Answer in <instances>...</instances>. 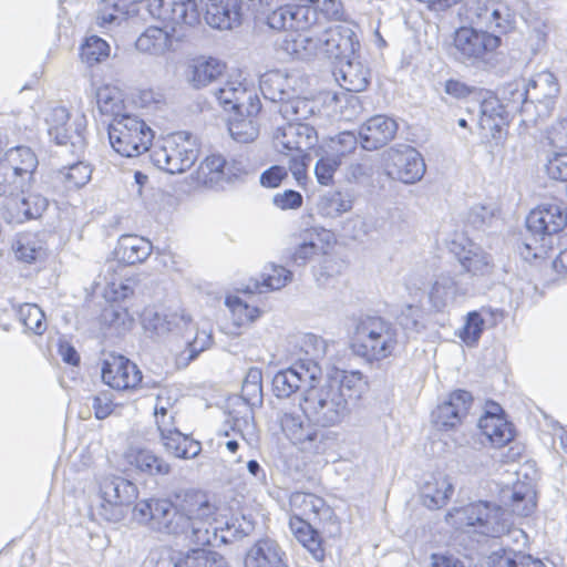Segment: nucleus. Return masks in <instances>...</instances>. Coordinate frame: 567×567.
Listing matches in <instances>:
<instances>
[{
	"label": "nucleus",
	"instance_id": "1",
	"mask_svg": "<svg viewBox=\"0 0 567 567\" xmlns=\"http://www.w3.org/2000/svg\"><path fill=\"white\" fill-rule=\"evenodd\" d=\"M154 532L186 536L190 543L198 546H220L233 538L248 535V530L235 523H226L225 527L217 525V506L200 491H186L176 495V501L164 498L155 508Z\"/></svg>",
	"mask_w": 567,
	"mask_h": 567
},
{
	"label": "nucleus",
	"instance_id": "2",
	"mask_svg": "<svg viewBox=\"0 0 567 567\" xmlns=\"http://www.w3.org/2000/svg\"><path fill=\"white\" fill-rule=\"evenodd\" d=\"M363 386L359 371L336 370L319 385L303 391L301 411L322 427L334 426L349 413V401L358 399Z\"/></svg>",
	"mask_w": 567,
	"mask_h": 567
},
{
	"label": "nucleus",
	"instance_id": "3",
	"mask_svg": "<svg viewBox=\"0 0 567 567\" xmlns=\"http://www.w3.org/2000/svg\"><path fill=\"white\" fill-rule=\"evenodd\" d=\"M214 96L226 111H234L228 131L238 143H250L259 134L255 117L261 110V103L252 85L237 80L227 81L214 91Z\"/></svg>",
	"mask_w": 567,
	"mask_h": 567
},
{
	"label": "nucleus",
	"instance_id": "4",
	"mask_svg": "<svg viewBox=\"0 0 567 567\" xmlns=\"http://www.w3.org/2000/svg\"><path fill=\"white\" fill-rule=\"evenodd\" d=\"M567 225V208L545 203L534 208L526 218L529 236L524 241L525 258H544L554 247L555 236Z\"/></svg>",
	"mask_w": 567,
	"mask_h": 567
},
{
	"label": "nucleus",
	"instance_id": "5",
	"mask_svg": "<svg viewBox=\"0 0 567 567\" xmlns=\"http://www.w3.org/2000/svg\"><path fill=\"white\" fill-rule=\"evenodd\" d=\"M396 344L395 326L381 317L368 316L358 321L351 349L354 355L372 363L390 357Z\"/></svg>",
	"mask_w": 567,
	"mask_h": 567
},
{
	"label": "nucleus",
	"instance_id": "6",
	"mask_svg": "<svg viewBox=\"0 0 567 567\" xmlns=\"http://www.w3.org/2000/svg\"><path fill=\"white\" fill-rule=\"evenodd\" d=\"M199 155L196 140L187 132H176L154 146L150 158L154 166L168 174H182L189 169Z\"/></svg>",
	"mask_w": 567,
	"mask_h": 567
},
{
	"label": "nucleus",
	"instance_id": "7",
	"mask_svg": "<svg viewBox=\"0 0 567 567\" xmlns=\"http://www.w3.org/2000/svg\"><path fill=\"white\" fill-rule=\"evenodd\" d=\"M110 144L122 156L134 157L150 150L154 138L152 128L138 116H116L107 128Z\"/></svg>",
	"mask_w": 567,
	"mask_h": 567
},
{
	"label": "nucleus",
	"instance_id": "8",
	"mask_svg": "<svg viewBox=\"0 0 567 567\" xmlns=\"http://www.w3.org/2000/svg\"><path fill=\"white\" fill-rule=\"evenodd\" d=\"M306 414L297 412H284L279 416V423L285 435L301 451L312 454H323L334 443L332 432L313 425Z\"/></svg>",
	"mask_w": 567,
	"mask_h": 567
},
{
	"label": "nucleus",
	"instance_id": "9",
	"mask_svg": "<svg viewBox=\"0 0 567 567\" xmlns=\"http://www.w3.org/2000/svg\"><path fill=\"white\" fill-rule=\"evenodd\" d=\"M138 496L136 485L121 476L109 475L99 482V504L94 514L106 522H120L124 506L131 505Z\"/></svg>",
	"mask_w": 567,
	"mask_h": 567
},
{
	"label": "nucleus",
	"instance_id": "10",
	"mask_svg": "<svg viewBox=\"0 0 567 567\" xmlns=\"http://www.w3.org/2000/svg\"><path fill=\"white\" fill-rule=\"evenodd\" d=\"M29 188L0 184V195L3 196L1 217L7 223L21 224L39 218L48 208V199L40 194L30 193Z\"/></svg>",
	"mask_w": 567,
	"mask_h": 567
},
{
	"label": "nucleus",
	"instance_id": "11",
	"mask_svg": "<svg viewBox=\"0 0 567 567\" xmlns=\"http://www.w3.org/2000/svg\"><path fill=\"white\" fill-rule=\"evenodd\" d=\"M501 45V38L482 29L461 27L455 31L453 56L465 64L485 61Z\"/></svg>",
	"mask_w": 567,
	"mask_h": 567
},
{
	"label": "nucleus",
	"instance_id": "12",
	"mask_svg": "<svg viewBox=\"0 0 567 567\" xmlns=\"http://www.w3.org/2000/svg\"><path fill=\"white\" fill-rule=\"evenodd\" d=\"M457 514L461 525L474 527L477 533L485 536H499L507 528L505 511L489 502L470 504L457 511Z\"/></svg>",
	"mask_w": 567,
	"mask_h": 567
},
{
	"label": "nucleus",
	"instance_id": "13",
	"mask_svg": "<svg viewBox=\"0 0 567 567\" xmlns=\"http://www.w3.org/2000/svg\"><path fill=\"white\" fill-rule=\"evenodd\" d=\"M249 163L244 157L226 159L221 155L207 156L196 171L197 183L209 187H223L225 182L229 183L249 173Z\"/></svg>",
	"mask_w": 567,
	"mask_h": 567
},
{
	"label": "nucleus",
	"instance_id": "14",
	"mask_svg": "<svg viewBox=\"0 0 567 567\" xmlns=\"http://www.w3.org/2000/svg\"><path fill=\"white\" fill-rule=\"evenodd\" d=\"M39 165L35 153L28 146L8 150L0 162V184L18 188L30 187Z\"/></svg>",
	"mask_w": 567,
	"mask_h": 567
},
{
	"label": "nucleus",
	"instance_id": "15",
	"mask_svg": "<svg viewBox=\"0 0 567 567\" xmlns=\"http://www.w3.org/2000/svg\"><path fill=\"white\" fill-rule=\"evenodd\" d=\"M384 167L389 177L404 184L419 182L426 169L422 155L409 145H400L388 150L384 157Z\"/></svg>",
	"mask_w": 567,
	"mask_h": 567
},
{
	"label": "nucleus",
	"instance_id": "16",
	"mask_svg": "<svg viewBox=\"0 0 567 567\" xmlns=\"http://www.w3.org/2000/svg\"><path fill=\"white\" fill-rule=\"evenodd\" d=\"M321 377V368L313 360H298L291 367L278 371L272 379V391L277 398H289L297 391L312 385Z\"/></svg>",
	"mask_w": 567,
	"mask_h": 567
},
{
	"label": "nucleus",
	"instance_id": "17",
	"mask_svg": "<svg viewBox=\"0 0 567 567\" xmlns=\"http://www.w3.org/2000/svg\"><path fill=\"white\" fill-rule=\"evenodd\" d=\"M320 39V55L339 64L353 58L360 49L355 31L344 24L324 28Z\"/></svg>",
	"mask_w": 567,
	"mask_h": 567
},
{
	"label": "nucleus",
	"instance_id": "18",
	"mask_svg": "<svg viewBox=\"0 0 567 567\" xmlns=\"http://www.w3.org/2000/svg\"><path fill=\"white\" fill-rule=\"evenodd\" d=\"M528 100L533 104L535 123L547 118L554 110L555 100L559 94V84L548 70L536 73L527 84Z\"/></svg>",
	"mask_w": 567,
	"mask_h": 567
},
{
	"label": "nucleus",
	"instance_id": "19",
	"mask_svg": "<svg viewBox=\"0 0 567 567\" xmlns=\"http://www.w3.org/2000/svg\"><path fill=\"white\" fill-rule=\"evenodd\" d=\"M318 135L312 125L306 122H286L277 125L272 143L278 152H308L315 147Z\"/></svg>",
	"mask_w": 567,
	"mask_h": 567
},
{
	"label": "nucleus",
	"instance_id": "20",
	"mask_svg": "<svg viewBox=\"0 0 567 567\" xmlns=\"http://www.w3.org/2000/svg\"><path fill=\"white\" fill-rule=\"evenodd\" d=\"M461 274L441 272L431 284L427 297L432 308L444 311L468 295V286L461 281Z\"/></svg>",
	"mask_w": 567,
	"mask_h": 567
},
{
	"label": "nucleus",
	"instance_id": "21",
	"mask_svg": "<svg viewBox=\"0 0 567 567\" xmlns=\"http://www.w3.org/2000/svg\"><path fill=\"white\" fill-rule=\"evenodd\" d=\"M142 322L145 331L156 337H164L168 333L185 337L186 331L193 330V321L183 310L146 309Z\"/></svg>",
	"mask_w": 567,
	"mask_h": 567
},
{
	"label": "nucleus",
	"instance_id": "22",
	"mask_svg": "<svg viewBox=\"0 0 567 567\" xmlns=\"http://www.w3.org/2000/svg\"><path fill=\"white\" fill-rule=\"evenodd\" d=\"M289 504L295 516L306 517L313 523L327 522L332 527L329 530L330 535L339 533L340 527L334 513L322 497L312 493L293 492L289 497Z\"/></svg>",
	"mask_w": 567,
	"mask_h": 567
},
{
	"label": "nucleus",
	"instance_id": "23",
	"mask_svg": "<svg viewBox=\"0 0 567 567\" xmlns=\"http://www.w3.org/2000/svg\"><path fill=\"white\" fill-rule=\"evenodd\" d=\"M150 12L155 18L176 25L192 27L199 21L197 4L194 0H151Z\"/></svg>",
	"mask_w": 567,
	"mask_h": 567
},
{
	"label": "nucleus",
	"instance_id": "24",
	"mask_svg": "<svg viewBox=\"0 0 567 567\" xmlns=\"http://www.w3.org/2000/svg\"><path fill=\"white\" fill-rule=\"evenodd\" d=\"M102 380L116 390L135 389L142 382V372L124 355L111 354L103 362Z\"/></svg>",
	"mask_w": 567,
	"mask_h": 567
},
{
	"label": "nucleus",
	"instance_id": "25",
	"mask_svg": "<svg viewBox=\"0 0 567 567\" xmlns=\"http://www.w3.org/2000/svg\"><path fill=\"white\" fill-rule=\"evenodd\" d=\"M69 118L70 113L66 107H53L45 117L48 134L58 145L70 144V153L80 155L85 148V138L78 127L72 133L69 132L66 127Z\"/></svg>",
	"mask_w": 567,
	"mask_h": 567
},
{
	"label": "nucleus",
	"instance_id": "26",
	"mask_svg": "<svg viewBox=\"0 0 567 567\" xmlns=\"http://www.w3.org/2000/svg\"><path fill=\"white\" fill-rule=\"evenodd\" d=\"M472 395L464 390L452 392L447 400L440 403L433 410L431 416L433 424L439 430H451L458 425L466 416L472 404Z\"/></svg>",
	"mask_w": 567,
	"mask_h": 567
},
{
	"label": "nucleus",
	"instance_id": "27",
	"mask_svg": "<svg viewBox=\"0 0 567 567\" xmlns=\"http://www.w3.org/2000/svg\"><path fill=\"white\" fill-rule=\"evenodd\" d=\"M398 132L396 122L385 115H375L362 124L359 135L361 145L367 151H374L386 145Z\"/></svg>",
	"mask_w": 567,
	"mask_h": 567
},
{
	"label": "nucleus",
	"instance_id": "28",
	"mask_svg": "<svg viewBox=\"0 0 567 567\" xmlns=\"http://www.w3.org/2000/svg\"><path fill=\"white\" fill-rule=\"evenodd\" d=\"M502 501L513 514L527 517L537 506V494L532 481H517L512 487L502 491Z\"/></svg>",
	"mask_w": 567,
	"mask_h": 567
},
{
	"label": "nucleus",
	"instance_id": "29",
	"mask_svg": "<svg viewBox=\"0 0 567 567\" xmlns=\"http://www.w3.org/2000/svg\"><path fill=\"white\" fill-rule=\"evenodd\" d=\"M320 43L319 35L286 34L277 42V51L284 59L310 61L320 55Z\"/></svg>",
	"mask_w": 567,
	"mask_h": 567
},
{
	"label": "nucleus",
	"instance_id": "30",
	"mask_svg": "<svg viewBox=\"0 0 567 567\" xmlns=\"http://www.w3.org/2000/svg\"><path fill=\"white\" fill-rule=\"evenodd\" d=\"M206 22L216 29L228 30L240 24L243 11L239 0H205Z\"/></svg>",
	"mask_w": 567,
	"mask_h": 567
},
{
	"label": "nucleus",
	"instance_id": "31",
	"mask_svg": "<svg viewBox=\"0 0 567 567\" xmlns=\"http://www.w3.org/2000/svg\"><path fill=\"white\" fill-rule=\"evenodd\" d=\"M285 551L271 538L257 540L246 553L245 567H288Z\"/></svg>",
	"mask_w": 567,
	"mask_h": 567
},
{
	"label": "nucleus",
	"instance_id": "32",
	"mask_svg": "<svg viewBox=\"0 0 567 567\" xmlns=\"http://www.w3.org/2000/svg\"><path fill=\"white\" fill-rule=\"evenodd\" d=\"M422 503L429 509H439L445 506L454 493L452 480L444 474L431 475L420 489Z\"/></svg>",
	"mask_w": 567,
	"mask_h": 567
},
{
	"label": "nucleus",
	"instance_id": "33",
	"mask_svg": "<svg viewBox=\"0 0 567 567\" xmlns=\"http://www.w3.org/2000/svg\"><path fill=\"white\" fill-rule=\"evenodd\" d=\"M357 54L338 64L334 71L337 82L349 92H362L370 83V71L358 59Z\"/></svg>",
	"mask_w": 567,
	"mask_h": 567
},
{
	"label": "nucleus",
	"instance_id": "34",
	"mask_svg": "<svg viewBox=\"0 0 567 567\" xmlns=\"http://www.w3.org/2000/svg\"><path fill=\"white\" fill-rule=\"evenodd\" d=\"M499 100L509 115L519 113L525 116L524 122L535 123L533 104L529 103L525 83L519 81L506 83L499 90Z\"/></svg>",
	"mask_w": 567,
	"mask_h": 567
},
{
	"label": "nucleus",
	"instance_id": "35",
	"mask_svg": "<svg viewBox=\"0 0 567 567\" xmlns=\"http://www.w3.org/2000/svg\"><path fill=\"white\" fill-rule=\"evenodd\" d=\"M92 176V168L84 162H78L52 173V187L59 192H70L85 186Z\"/></svg>",
	"mask_w": 567,
	"mask_h": 567
},
{
	"label": "nucleus",
	"instance_id": "36",
	"mask_svg": "<svg viewBox=\"0 0 567 567\" xmlns=\"http://www.w3.org/2000/svg\"><path fill=\"white\" fill-rule=\"evenodd\" d=\"M152 243L137 235H122L115 248L118 261L125 265H135L145 261L152 254Z\"/></svg>",
	"mask_w": 567,
	"mask_h": 567
},
{
	"label": "nucleus",
	"instance_id": "37",
	"mask_svg": "<svg viewBox=\"0 0 567 567\" xmlns=\"http://www.w3.org/2000/svg\"><path fill=\"white\" fill-rule=\"evenodd\" d=\"M125 458L137 472L151 476H165L171 473V465L148 449H130Z\"/></svg>",
	"mask_w": 567,
	"mask_h": 567
},
{
	"label": "nucleus",
	"instance_id": "38",
	"mask_svg": "<svg viewBox=\"0 0 567 567\" xmlns=\"http://www.w3.org/2000/svg\"><path fill=\"white\" fill-rule=\"evenodd\" d=\"M225 64L215 59H197L188 66L186 79L196 90L207 86L223 75Z\"/></svg>",
	"mask_w": 567,
	"mask_h": 567
},
{
	"label": "nucleus",
	"instance_id": "39",
	"mask_svg": "<svg viewBox=\"0 0 567 567\" xmlns=\"http://www.w3.org/2000/svg\"><path fill=\"white\" fill-rule=\"evenodd\" d=\"M259 89L266 100L280 104L296 93L290 84V78L279 70L262 74Z\"/></svg>",
	"mask_w": 567,
	"mask_h": 567
},
{
	"label": "nucleus",
	"instance_id": "40",
	"mask_svg": "<svg viewBox=\"0 0 567 567\" xmlns=\"http://www.w3.org/2000/svg\"><path fill=\"white\" fill-rule=\"evenodd\" d=\"M244 405L246 406L245 415L239 417L233 415V430L238 431L245 439V432L251 433L254 430V414L252 409L262 405V385L244 384L241 385V395Z\"/></svg>",
	"mask_w": 567,
	"mask_h": 567
},
{
	"label": "nucleus",
	"instance_id": "41",
	"mask_svg": "<svg viewBox=\"0 0 567 567\" xmlns=\"http://www.w3.org/2000/svg\"><path fill=\"white\" fill-rule=\"evenodd\" d=\"M135 47L141 52L162 55L173 48V35L159 27H150L137 38Z\"/></svg>",
	"mask_w": 567,
	"mask_h": 567
},
{
	"label": "nucleus",
	"instance_id": "42",
	"mask_svg": "<svg viewBox=\"0 0 567 567\" xmlns=\"http://www.w3.org/2000/svg\"><path fill=\"white\" fill-rule=\"evenodd\" d=\"M292 280V272L282 266L269 265L262 272V281L251 280L247 287L248 293H262L268 290H279Z\"/></svg>",
	"mask_w": 567,
	"mask_h": 567
},
{
	"label": "nucleus",
	"instance_id": "43",
	"mask_svg": "<svg viewBox=\"0 0 567 567\" xmlns=\"http://www.w3.org/2000/svg\"><path fill=\"white\" fill-rule=\"evenodd\" d=\"M161 442L166 453L177 458H195L202 452L200 442L183 434L179 430L164 436Z\"/></svg>",
	"mask_w": 567,
	"mask_h": 567
},
{
	"label": "nucleus",
	"instance_id": "44",
	"mask_svg": "<svg viewBox=\"0 0 567 567\" xmlns=\"http://www.w3.org/2000/svg\"><path fill=\"white\" fill-rule=\"evenodd\" d=\"M489 567H547L543 560L511 548H498L487 557Z\"/></svg>",
	"mask_w": 567,
	"mask_h": 567
},
{
	"label": "nucleus",
	"instance_id": "45",
	"mask_svg": "<svg viewBox=\"0 0 567 567\" xmlns=\"http://www.w3.org/2000/svg\"><path fill=\"white\" fill-rule=\"evenodd\" d=\"M482 433L495 445L503 446L513 440L511 425L496 413L487 411L478 420Z\"/></svg>",
	"mask_w": 567,
	"mask_h": 567
},
{
	"label": "nucleus",
	"instance_id": "46",
	"mask_svg": "<svg viewBox=\"0 0 567 567\" xmlns=\"http://www.w3.org/2000/svg\"><path fill=\"white\" fill-rule=\"evenodd\" d=\"M12 250L18 260L31 264L45 256L43 241L37 234H18L12 241Z\"/></svg>",
	"mask_w": 567,
	"mask_h": 567
},
{
	"label": "nucleus",
	"instance_id": "47",
	"mask_svg": "<svg viewBox=\"0 0 567 567\" xmlns=\"http://www.w3.org/2000/svg\"><path fill=\"white\" fill-rule=\"evenodd\" d=\"M515 28V14L503 3H496L494 0L489 7L486 23L483 30L493 34H506Z\"/></svg>",
	"mask_w": 567,
	"mask_h": 567
},
{
	"label": "nucleus",
	"instance_id": "48",
	"mask_svg": "<svg viewBox=\"0 0 567 567\" xmlns=\"http://www.w3.org/2000/svg\"><path fill=\"white\" fill-rule=\"evenodd\" d=\"M143 0H99L96 22L101 27L113 24L130 13L131 7Z\"/></svg>",
	"mask_w": 567,
	"mask_h": 567
},
{
	"label": "nucleus",
	"instance_id": "49",
	"mask_svg": "<svg viewBox=\"0 0 567 567\" xmlns=\"http://www.w3.org/2000/svg\"><path fill=\"white\" fill-rule=\"evenodd\" d=\"M458 260L463 270L473 276H489L494 270L492 256L480 247H471Z\"/></svg>",
	"mask_w": 567,
	"mask_h": 567
},
{
	"label": "nucleus",
	"instance_id": "50",
	"mask_svg": "<svg viewBox=\"0 0 567 567\" xmlns=\"http://www.w3.org/2000/svg\"><path fill=\"white\" fill-rule=\"evenodd\" d=\"M493 0H458L456 13L464 23L475 24L482 30Z\"/></svg>",
	"mask_w": 567,
	"mask_h": 567
},
{
	"label": "nucleus",
	"instance_id": "51",
	"mask_svg": "<svg viewBox=\"0 0 567 567\" xmlns=\"http://www.w3.org/2000/svg\"><path fill=\"white\" fill-rule=\"evenodd\" d=\"M318 206L322 215L336 218L352 209L353 199L349 193L328 190L320 197Z\"/></svg>",
	"mask_w": 567,
	"mask_h": 567
},
{
	"label": "nucleus",
	"instance_id": "52",
	"mask_svg": "<svg viewBox=\"0 0 567 567\" xmlns=\"http://www.w3.org/2000/svg\"><path fill=\"white\" fill-rule=\"evenodd\" d=\"M101 322L112 333L122 336L131 330L134 320L126 308L117 305H111L102 311Z\"/></svg>",
	"mask_w": 567,
	"mask_h": 567
},
{
	"label": "nucleus",
	"instance_id": "53",
	"mask_svg": "<svg viewBox=\"0 0 567 567\" xmlns=\"http://www.w3.org/2000/svg\"><path fill=\"white\" fill-rule=\"evenodd\" d=\"M279 113L287 122H303L315 113V103L295 94L279 106Z\"/></svg>",
	"mask_w": 567,
	"mask_h": 567
},
{
	"label": "nucleus",
	"instance_id": "54",
	"mask_svg": "<svg viewBox=\"0 0 567 567\" xmlns=\"http://www.w3.org/2000/svg\"><path fill=\"white\" fill-rule=\"evenodd\" d=\"M96 105L101 114L115 118L122 116L123 99L121 92L110 85L101 86L95 92Z\"/></svg>",
	"mask_w": 567,
	"mask_h": 567
},
{
	"label": "nucleus",
	"instance_id": "55",
	"mask_svg": "<svg viewBox=\"0 0 567 567\" xmlns=\"http://www.w3.org/2000/svg\"><path fill=\"white\" fill-rule=\"evenodd\" d=\"M291 30L311 31L321 27L320 14L316 8L309 6L290 4Z\"/></svg>",
	"mask_w": 567,
	"mask_h": 567
},
{
	"label": "nucleus",
	"instance_id": "56",
	"mask_svg": "<svg viewBox=\"0 0 567 567\" xmlns=\"http://www.w3.org/2000/svg\"><path fill=\"white\" fill-rule=\"evenodd\" d=\"M19 319L22 324L35 334H42L47 329L45 316L35 303H24L19 308Z\"/></svg>",
	"mask_w": 567,
	"mask_h": 567
},
{
	"label": "nucleus",
	"instance_id": "57",
	"mask_svg": "<svg viewBox=\"0 0 567 567\" xmlns=\"http://www.w3.org/2000/svg\"><path fill=\"white\" fill-rule=\"evenodd\" d=\"M110 54V45L97 35L85 39L81 47V58L85 63L93 65L106 59Z\"/></svg>",
	"mask_w": 567,
	"mask_h": 567
},
{
	"label": "nucleus",
	"instance_id": "58",
	"mask_svg": "<svg viewBox=\"0 0 567 567\" xmlns=\"http://www.w3.org/2000/svg\"><path fill=\"white\" fill-rule=\"evenodd\" d=\"M485 320L478 311L467 313L465 323L458 333V337L470 347L475 346L484 330Z\"/></svg>",
	"mask_w": 567,
	"mask_h": 567
},
{
	"label": "nucleus",
	"instance_id": "59",
	"mask_svg": "<svg viewBox=\"0 0 567 567\" xmlns=\"http://www.w3.org/2000/svg\"><path fill=\"white\" fill-rule=\"evenodd\" d=\"M481 124H491V122H497V120L509 121V114L504 107L499 97L491 96L483 100L480 106Z\"/></svg>",
	"mask_w": 567,
	"mask_h": 567
},
{
	"label": "nucleus",
	"instance_id": "60",
	"mask_svg": "<svg viewBox=\"0 0 567 567\" xmlns=\"http://www.w3.org/2000/svg\"><path fill=\"white\" fill-rule=\"evenodd\" d=\"M226 306L230 309L234 315V319L238 326H243L252 322L259 317V309L250 307L239 297H227Z\"/></svg>",
	"mask_w": 567,
	"mask_h": 567
},
{
	"label": "nucleus",
	"instance_id": "61",
	"mask_svg": "<svg viewBox=\"0 0 567 567\" xmlns=\"http://www.w3.org/2000/svg\"><path fill=\"white\" fill-rule=\"evenodd\" d=\"M358 145V137L353 132L344 131L330 138L328 147L331 152V156L340 159L352 153Z\"/></svg>",
	"mask_w": 567,
	"mask_h": 567
},
{
	"label": "nucleus",
	"instance_id": "62",
	"mask_svg": "<svg viewBox=\"0 0 567 567\" xmlns=\"http://www.w3.org/2000/svg\"><path fill=\"white\" fill-rule=\"evenodd\" d=\"M187 351H188V360H194L200 352L208 349L213 343V336L210 332L205 330H197L193 326V330H188L185 332Z\"/></svg>",
	"mask_w": 567,
	"mask_h": 567
},
{
	"label": "nucleus",
	"instance_id": "63",
	"mask_svg": "<svg viewBox=\"0 0 567 567\" xmlns=\"http://www.w3.org/2000/svg\"><path fill=\"white\" fill-rule=\"evenodd\" d=\"M164 498H150L138 502L133 509V518L150 529L155 528V508L159 507Z\"/></svg>",
	"mask_w": 567,
	"mask_h": 567
},
{
	"label": "nucleus",
	"instance_id": "64",
	"mask_svg": "<svg viewBox=\"0 0 567 567\" xmlns=\"http://www.w3.org/2000/svg\"><path fill=\"white\" fill-rule=\"evenodd\" d=\"M296 538L302 544V546L311 554L317 560L321 561L324 558V550L321 545L318 532L310 526H306L305 530L297 529Z\"/></svg>",
	"mask_w": 567,
	"mask_h": 567
}]
</instances>
